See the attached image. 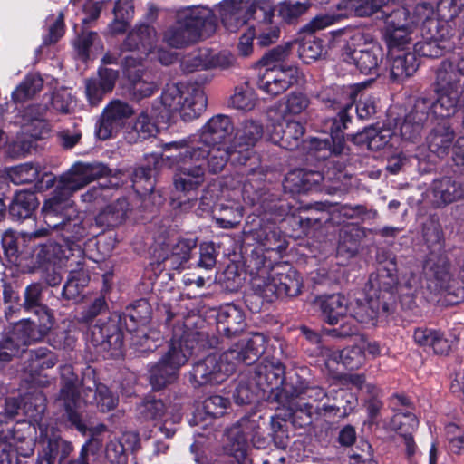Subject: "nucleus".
<instances>
[{"instance_id":"obj_1","label":"nucleus","mask_w":464,"mask_h":464,"mask_svg":"<svg viewBox=\"0 0 464 464\" xmlns=\"http://www.w3.org/2000/svg\"><path fill=\"white\" fill-rule=\"evenodd\" d=\"M266 338L254 334L241 338L220 356L211 354L197 362L189 372L194 387L217 385L225 382L240 363L252 364L263 353Z\"/></svg>"},{"instance_id":"obj_2","label":"nucleus","mask_w":464,"mask_h":464,"mask_svg":"<svg viewBox=\"0 0 464 464\" xmlns=\"http://www.w3.org/2000/svg\"><path fill=\"white\" fill-rule=\"evenodd\" d=\"M44 227L27 233L29 239L46 237L51 230L61 232V236L69 246L84 238L92 225L85 213L77 209L71 198L52 196L47 198L42 208Z\"/></svg>"},{"instance_id":"obj_3","label":"nucleus","mask_w":464,"mask_h":464,"mask_svg":"<svg viewBox=\"0 0 464 464\" xmlns=\"http://www.w3.org/2000/svg\"><path fill=\"white\" fill-rule=\"evenodd\" d=\"M382 13L385 19L383 38L390 46L411 44L420 23L421 32L425 29L438 33L439 23L433 19L435 8L430 3L398 8L389 14L382 10Z\"/></svg>"},{"instance_id":"obj_4","label":"nucleus","mask_w":464,"mask_h":464,"mask_svg":"<svg viewBox=\"0 0 464 464\" xmlns=\"http://www.w3.org/2000/svg\"><path fill=\"white\" fill-rule=\"evenodd\" d=\"M208 103L204 91L197 86H188L182 82L168 83L160 99L152 105L155 117L162 121H169L179 112L185 121L198 118Z\"/></svg>"},{"instance_id":"obj_5","label":"nucleus","mask_w":464,"mask_h":464,"mask_svg":"<svg viewBox=\"0 0 464 464\" xmlns=\"http://www.w3.org/2000/svg\"><path fill=\"white\" fill-rule=\"evenodd\" d=\"M214 11L194 5L179 10L176 21L163 33V41L173 48H183L200 38L208 37L216 30Z\"/></svg>"},{"instance_id":"obj_6","label":"nucleus","mask_w":464,"mask_h":464,"mask_svg":"<svg viewBox=\"0 0 464 464\" xmlns=\"http://www.w3.org/2000/svg\"><path fill=\"white\" fill-rule=\"evenodd\" d=\"M359 85H349L341 88L343 101H334L331 106L334 110H339L338 120L333 119L330 121V138H311L307 141V150L309 157L317 160H324L332 154H341L344 150V140L343 130L347 128V123L350 121L348 110L352 108L353 103L356 100L358 92L360 91Z\"/></svg>"},{"instance_id":"obj_7","label":"nucleus","mask_w":464,"mask_h":464,"mask_svg":"<svg viewBox=\"0 0 464 464\" xmlns=\"http://www.w3.org/2000/svg\"><path fill=\"white\" fill-rule=\"evenodd\" d=\"M175 328L169 348L161 359L149 370L150 382L154 390H160L176 380L179 370L187 363L195 347V334Z\"/></svg>"},{"instance_id":"obj_8","label":"nucleus","mask_w":464,"mask_h":464,"mask_svg":"<svg viewBox=\"0 0 464 464\" xmlns=\"http://www.w3.org/2000/svg\"><path fill=\"white\" fill-rule=\"evenodd\" d=\"M269 265L264 261L258 268L257 277L253 285L258 294L271 302L276 297L296 296L301 292L300 276L288 264L278 263L267 269Z\"/></svg>"},{"instance_id":"obj_9","label":"nucleus","mask_w":464,"mask_h":464,"mask_svg":"<svg viewBox=\"0 0 464 464\" xmlns=\"http://www.w3.org/2000/svg\"><path fill=\"white\" fill-rule=\"evenodd\" d=\"M459 76L452 60L445 59L438 66L434 82L437 99L431 101V112L435 118L448 119L463 108Z\"/></svg>"},{"instance_id":"obj_10","label":"nucleus","mask_w":464,"mask_h":464,"mask_svg":"<svg viewBox=\"0 0 464 464\" xmlns=\"http://www.w3.org/2000/svg\"><path fill=\"white\" fill-rule=\"evenodd\" d=\"M288 48L289 44L277 46L263 57L265 68L258 77L257 87L268 95L283 93L302 76L296 66L280 63L286 57Z\"/></svg>"},{"instance_id":"obj_11","label":"nucleus","mask_w":464,"mask_h":464,"mask_svg":"<svg viewBox=\"0 0 464 464\" xmlns=\"http://www.w3.org/2000/svg\"><path fill=\"white\" fill-rule=\"evenodd\" d=\"M46 106L32 104L20 111L15 116L14 124L21 127V133L7 148L12 158L26 156L33 148L34 141L48 135L50 125L45 121Z\"/></svg>"},{"instance_id":"obj_12","label":"nucleus","mask_w":464,"mask_h":464,"mask_svg":"<svg viewBox=\"0 0 464 464\" xmlns=\"http://www.w3.org/2000/svg\"><path fill=\"white\" fill-rule=\"evenodd\" d=\"M199 150H203L204 153L200 155L199 151H196L190 147L189 143L186 141H171L167 149L169 158H176L178 160L190 159L195 162L203 163L204 168L208 167L209 172L218 173L220 172L226 166L228 159L231 160L233 164H238L237 161L234 160L235 157H238V153L232 147H228L226 144H215L198 145Z\"/></svg>"},{"instance_id":"obj_13","label":"nucleus","mask_w":464,"mask_h":464,"mask_svg":"<svg viewBox=\"0 0 464 464\" xmlns=\"http://www.w3.org/2000/svg\"><path fill=\"white\" fill-rule=\"evenodd\" d=\"M261 417L256 415L241 418L227 430V442L225 450L234 457L237 464H244L246 459L249 442L256 449L266 445V439L260 432Z\"/></svg>"},{"instance_id":"obj_14","label":"nucleus","mask_w":464,"mask_h":464,"mask_svg":"<svg viewBox=\"0 0 464 464\" xmlns=\"http://www.w3.org/2000/svg\"><path fill=\"white\" fill-rule=\"evenodd\" d=\"M72 247L55 242L41 244L34 250L32 271L41 273V276L51 285H58L62 281L60 270L70 257Z\"/></svg>"},{"instance_id":"obj_15","label":"nucleus","mask_w":464,"mask_h":464,"mask_svg":"<svg viewBox=\"0 0 464 464\" xmlns=\"http://www.w3.org/2000/svg\"><path fill=\"white\" fill-rule=\"evenodd\" d=\"M35 428L22 422L12 430L0 420V464H14L17 456L29 457L34 450Z\"/></svg>"},{"instance_id":"obj_16","label":"nucleus","mask_w":464,"mask_h":464,"mask_svg":"<svg viewBox=\"0 0 464 464\" xmlns=\"http://www.w3.org/2000/svg\"><path fill=\"white\" fill-rule=\"evenodd\" d=\"M110 169L100 162H76L60 176L53 196L70 198V195L82 189L92 180L108 175Z\"/></svg>"},{"instance_id":"obj_17","label":"nucleus","mask_w":464,"mask_h":464,"mask_svg":"<svg viewBox=\"0 0 464 464\" xmlns=\"http://www.w3.org/2000/svg\"><path fill=\"white\" fill-rule=\"evenodd\" d=\"M171 142L161 145L160 160L162 164L168 167L177 166L174 177V184L178 190L184 192H191L198 189L205 181V168L203 163L195 162V160L187 159L178 160L176 158H169V145Z\"/></svg>"},{"instance_id":"obj_18","label":"nucleus","mask_w":464,"mask_h":464,"mask_svg":"<svg viewBox=\"0 0 464 464\" xmlns=\"http://www.w3.org/2000/svg\"><path fill=\"white\" fill-rule=\"evenodd\" d=\"M61 377L63 381L61 389L59 401L62 402L66 411L68 420L77 430L82 433L86 432V426L82 423L80 410L82 407V401L79 394V381L73 373L71 365L61 367Z\"/></svg>"},{"instance_id":"obj_19","label":"nucleus","mask_w":464,"mask_h":464,"mask_svg":"<svg viewBox=\"0 0 464 464\" xmlns=\"http://www.w3.org/2000/svg\"><path fill=\"white\" fill-rule=\"evenodd\" d=\"M158 13L159 10L153 4H148L144 21L138 23L128 34L123 43L124 50L141 49L145 53L153 50L154 44L158 40V33L152 24L157 20Z\"/></svg>"},{"instance_id":"obj_20","label":"nucleus","mask_w":464,"mask_h":464,"mask_svg":"<svg viewBox=\"0 0 464 464\" xmlns=\"http://www.w3.org/2000/svg\"><path fill=\"white\" fill-rule=\"evenodd\" d=\"M233 131V125L229 117L222 114L213 116L201 129L199 133L188 136L179 141H186L196 151L202 155L203 150H199L198 145H215L224 144L225 139Z\"/></svg>"},{"instance_id":"obj_21","label":"nucleus","mask_w":464,"mask_h":464,"mask_svg":"<svg viewBox=\"0 0 464 464\" xmlns=\"http://www.w3.org/2000/svg\"><path fill=\"white\" fill-rule=\"evenodd\" d=\"M441 243L437 242L424 265V272L428 280V287L436 292H448L450 295L452 276L448 257L443 253L436 254L435 250L440 251Z\"/></svg>"},{"instance_id":"obj_22","label":"nucleus","mask_w":464,"mask_h":464,"mask_svg":"<svg viewBox=\"0 0 464 464\" xmlns=\"http://www.w3.org/2000/svg\"><path fill=\"white\" fill-rule=\"evenodd\" d=\"M396 264L391 260L378 268L376 273L371 274L366 285V292L381 302H387L393 298L394 291L401 289L398 285L396 276Z\"/></svg>"},{"instance_id":"obj_23","label":"nucleus","mask_w":464,"mask_h":464,"mask_svg":"<svg viewBox=\"0 0 464 464\" xmlns=\"http://www.w3.org/2000/svg\"><path fill=\"white\" fill-rule=\"evenodd\" d=\"M36 317L37 321L24 319L14 326L11 335L22 348L42 340L53 326V315L44 309L42 308L40 316Z\"/></svg>"},{"instance_id":"obj_24","label":"nucleus","mask_w":464,"mask_h":464,"mask_svg":"<svg viewBox=\"0 0 464 464\" xmlns=\"http://www.w3.org/2000/svg\"><path fill=\"white\" fill-rule=\"evenodd\" d=\"M133 114V109L121 101L111 102L103 111L96 126V135L101 140H107L117 133Z\"/></svg>"},{"instance_id":"obj_25","label":"nucleus","mask_w":464,"mask_h":464,"mask_svg":"<svg viewBox=\"0 0 464 464\" xmlns=\"http://www.w3.org/2000/svg\"><path fill=\"white\" fill-rule=\"evenodd\" d=\"M343 57L346 63L354 64L362 73L378 75L383 51L379 44L370 43L361 49L347 47Z\"/></svg>"},{"instance_id":"obj_26","label":"nucleus","mask_w":464,"mask_h":464,"mask_svg":"<svg viewBox=\"0 0 464 464\" xmlns=\"http://www.w3.org/2000/svg\"><path fill=\"white\" fill-rule=\"evenodd\" d=\"M263 126L258 121L253 120L244 121L237 129L233 140V148L238 153V157H235L234 160L240 165H245L247 160H251L252 149L263 136Z\"/></svg>"},{"instance_id":"obj_27","label":"nucleus","mask_w":464,"mask_h":464,"mask_svg":"<svg viewBox=\"0 0 464 464\" xmlns=\"http://www.w3.org/2000/svg\"><path fill=\"white\" fill-rule=\"evenodd\" d=\"M90 338L93 345L101 347L102 351L112 349L111 353L112 357L122 355L123 337L114 322L101 323L99 321L91 328Z\"/></svg>"},{"instance_id":"obj_28","label":"nucleus","mask_w":464,"mask_h":464,"mask_svg":"<svg viewBox=\"0 0 464 464\" xmlns=\"http://www.w3.org/2000/svg\"><path fill=\"white\" fill-rule=\"evenodd\" d=\"M392 310V306L390 303L381 302L379 297L374 298L367 293L365 302L355 300L354 303H350L349 315L360 324L375 325L379 316L389 314Z\"/></svg>"},{"instance_id":"obj_29","label":"nucleus","mask_w":464,"mask_h":464,"mask_svg":"<svg viewBox=\"0 0 464 464\" xmlns=\"http://www.w3.org/2000/svg\"><path fill=\"white\" fill-rule=\"evenodd\" d=\"M251 0H223L217 5L223 26L229 32H237L249 20Z\"/></svg>"},{"instance_id":"obj_30","label":"nucleus","mask_w":464,"mask_h":464,"mask_svg":"<svg viewBox=\"0 0 464 464\" xmlns=\"http://www.w3.org/2000/svg\"><path fill=\"white\" fill-rule=\"evenodd\" d=\"M431 112V100L419 98L416 100L413 108L405 116L401 125V138L405 140H415L420 134L423 123Z\"/></svg>"},{"instance_id":"obj_31","label":"nucleus","mask_w":464,"mask_h":464,"mask_svg":"<svg viewBox=\"0 0 464 464\" xmlns=\"http://www.w3.org/2000/svg\"><path fill=\"white\" fill-rule=\"evenodd\" d=\"M386 44L391 60V78L394 82H402L413 75L418 69V63L415 53L405 51L409 44L398 46Z\"/></svg>"},{"instance_id":"obj_32","label":"nucleus","mask_w":464,"mask_h":464,"mask_svg":"<svg viewBox=\"0 0 464 464\" xmlns=\"http://www.w3.org/2000/svg\"><path fill=\"white\" fill-rule=\"evenodd\" d=\"M195 246L196 241L193 239H179L170 248L169 245H164L160 249L156 246L153 256L158 263H166L171 269H180L188 261L190 252Z\"/></svg>"},{"instance_id":"obj_33","label":"nucleus","mask_w":464,"mask_h":464,"mask_svg":"<svg viewBox=\"0 0 464 464\" xmlns=\"http://www.w3.org/2000/svg\"><path fill=\"white\" fill-rule=\"evenodd\" d=\"M269 132L272 142L292 150L299 147L304 128L298 121L284 120L274 123Z\"/></svg>"},{"instance_id":"obj_34","label":"nucleus","mask_w":464,"mask_h":464,"mask_svg":"<svg viewBox=\"0 0 464 464\" xmlns=\"http://www.w3.org/2000/svg\"><path fill=\"white\" fill-rule=\"evenodd\" d=\"M444 27L436 30H423L422 39L414 44V53L420 56L437 58L451 48L450 40L445 37Z\"/></svg>"},{"instance_id":"obj_35","label":"nucleus","mask_w":464,"mask_h":464,"mask_svg":"<svg viewBox=\"0 0 464 464\" xmlns=\"http://www.w3.org/2000/svg\"><path fill=\"white\" fill-rule=\"evenodd\" d=\"M355 143H365L372 150H380L387 147L395 148L399 145L400 137L388 127H368L353 136Z\"/></svg>"},{"instance_id":"obj_36","label":"nucleus","mask_w":464,"mask_h":464,"mask_svg":"<svg viewBox=\"0 0 464 464\" xmlns=\"http://www.w3.org/2000/svg\"><path fill=\"white\" fill-rule=\"evenodd\" d=\"M325 179L319 171L299 169L287 173L284 179L283 187L285 191L293 194L305 193L317 188Z\"/></svg>"},{"instance_id":"obj_37","label":"nucleus","mask_w":464,"mask_h":464,"mask_svg":"<svg viewBox=\"0 0 464 464\" xmlns=\"http://www.w3.org/2000/svg\"><path fill=\"white\" fill-rule=\"evenodd\" d=\"M350 303L341 294L318 296L314 302L320 308L324 321L331 325L337 324L341 318L349 314Z\"/></svg>"},{"instance_id":"obj_38","label":"nucleus","mask_w":464,"mask_h":464,"mask_svg":"<svg viewBox=\"0 0 464 464\" xmlns=\"http://www.w3.org/2000/svg\"><path fill=\"white\" fill-rule=\"evenodd\" d=\"M139 416L146 420H163L165 423H179L181 420L182 413L178 405L169 406L166 409L161 400L147 399L138 406Z\"/></svg>"},{"instance_id":"obj_39","label":"nucleus","mask_w":464,"mask_h":464,"mask_svg":"<svg viewBox=\"0 0 464 464\" xmlns=\"http://www.w3.org/2000/svg\"><path fill=\"white\" fill-rule=\"evenodd\" d=\"M431 193L437 207L446 206L464 197V184L450 177H443L433 181Z\"/></svg>"},{"instance_id":"obj_40","label":"nucleus","mask_w":464,"mask_h":464,"mask_svg":"<svg viewBox=\"0 0 464 464\" xmlns=\"http://www.w3.org/2000/svg\"><path fill=\"white\" fill-rule=\"evenodd\" d=\"M162 121L155 117L151 109V116L148 111H141L136 118L135 121L129 125L125 130V139L130 143H136L154 136L157 133V122Z\"/></svg>"},{"instance_id":"obj_41","label":"nucleus","mask_w":464,"mask_h":464,"mask_svg":"<svg viewBox=\"0 0 464 464\" xmlns=\"http://www.w3.org/2000/svg\"><path fill=\"white\" fill-rule=\"evenodd\" d=\"M58 362L54 353L46 347L30 350L26 353V361L24 370L28 372L33 382L44 370L53 368Z\"/></svg>"},{"instance_id":"obj_42","label":"nucleus","mask_w":464,"mask_h":464,"mask_svg":"<svg viewBox=\"0 0 464 464\" xmlns=\"http://www.w3.org/2000/svg\"><path fill=\"white\" fill-rule=\"evenodd\" d=\"M445 120V119H442ZM454 140V132L449 122H439L429 135L428 146L431 154L439 158L444 157L451 148Z\"/></svg>"},{"instance_id":"obj_43","label":"nucleus","mask_w":464,"mask_h":464,"mask_svg":"<svg viewBox=\"0 0 464 464\" xmlns=\"http://www.w3.org/2000/svg\"><path fill=\"white\" fill-rule=\"evenodd\" d=\"M413 339L419 346L431 349L437 354H445L450 348V342L436 329L418 327L414 331Z\"/></svg>"},{"instance_id":"obj_44","label":"nucleus","mask_w":464,"mask_h":464,"mask_svg":"<svg viewBox=\"0 0 464 464\" xmlns=\"http://www.w3.org/2000/svg\"><path fill=\"white\" fill-rule=\"evenodd\" d=\"M126 74L131 82L132 95L138 100L152 95L158 89L154 77L148 72L127 68Z\"/></svg>"},{"instance_id":"obj_45","label":"nucleus","mask_w":464,"mask_h":464,"mask_svg":"<svg viewBox=\"0 0 464 464\" xmlns=\"http://www.w3.org/2000/svg\"><path fill=\"white\" fill-rule=\"evenodd\" d=\"M38 205L39 201L34 192L21 190L14 195L9 206V214L14 220H24L32 216Z\"/></svg>"},{"instance_id":"obj_46","label":"nucleus","mask_w":464,"mask_h":464,"mask_svg":"<svg viewBox=\"0 0 464 464\" xmlns=\"http://www.w3.org/2000/svg\"><path fill=\"white\" fill-rule=\"evenodd\" d=\"M218 324L227 336L237 334L246 325L243 312L233 304L226 305L218 312Z\"/></svg>"},{"instance_id":"obj_47","label":"nucleus","mask_w":464,"mask_h":464,"mask_svg":"<svg viewBox=\"0 0 464 464\" xmlns=\"http://www.w3.org/2000/svg\"><path fill=\"white\" fill-rule=\"evenodd\" d=\"M246 173V179L242 185V198L248 205H255L261 199V189L265 180V173L261 168L251 167Z\"/></svg>"},{"instance_id":"obj_48","label":"nucleus","mask_w":464,"mask_h":464,"mask_svg":"<svg viewBox=\"0 0 464 464\" xmlns=\"http://www.w3.org/2000/svg\"><path fill=\"white\" fill-rule=\"evenodd\" d=\"M129 203L126 198H119L106 206L96 217L99 226L116 227L121 225L127 218Z\"/></svg>"},{"instance_id":"obj_49","label":"nucleus","mask_w":464,"mask_h":464,"mask_svg":"<svg viewBox=\"0 0 464 464\" xmlns=\"http://www.w3.org/2000/svg\"><path fill=\"white\" fill-rule=\"evenodd\" d=\"M73 44L78 55L83 61L92 55L98 54L102 50V44L95 32H82Z\"/></svg>"},{"instance_id":"obj_50","label":"nucleus","mask_w":464,"mask_h":464,"mask_svg":"<svg viewBox=\"0 0 464 464\" xmlns=\"http://www.w3.org/2000/svg\"><path fill=\"white\" fill-rule=\"evenodd\" d=\"M161 334L154 329L146 331L138 328L132 334L131 343L140 353H148L156 350L162 343Z\"/></svg>"},{"instance_id":"obj_51","label":"nucleus","mask_w":464,"mask_h":464,"mask_svg":"<svg viewBox=\"0 0 464 464\" xmlns=\"http://www.w3.org/2000/svg\"><path fill=\"white\" fill-rule=\"evenodd\" d=\"M94 387L95 391L92 388L88 389V393H86L84 399L82 400V405L91 402L90 397H92L101 411H108L112 410L116 406L118 399L109 391L107 386L102 383H95Z\"/></svg>"},{"instance_id":"obj_52","label":"nucleus","mask_w":464,"mask_h":464,"mask_svg":"<svg viewBox=\"0 0 464 464\" xmlns=\"http://www.w3.org/2000/svg\"><path fill=\"white\" fill-rule=\"evenodd\" d=\"M73 451V446L71 442L53 436L48 439L46 446L44 448V453L53 462L57 459L58 464H67V458Z\"/></svg>"},{"instance_id":"obj_53","label":"nucleus","mask_w":464,"mask_h":464,"mask_svg":"<svg viewBox=\"0 0 464 464\" xmlns=\"http://www.w3.org/2000/svg\"><path fill=\"white\" fill-rule=\"evenodd\" d=\"M43 87V80L38 74H29L12 92L14 102H24L36 94Z\"/></svg>"},{"instance_id":"obj_54","label":"nucleus","mask_w":464,"mask_h":464,"mask_svg":"<svg viewBox=\"0 0 464 464\" xmlns=\"http://www.w3.org/2000/svg\"><path fill=\"white\" fill-rule=\"evenodd\" d=\"M237 67V56L227 49H208V70L229 71Z\"/></svg>"},{"instance_id":"obj_55","label":"nucleus","mask_w":464,"mask_h":464,"mask_svg":"<svg viewBox=\"0 0 464 464\" xmlns=\"http://www.w3.org/2000/svg\"><path fill=\"white\" fill-rule=\"evenodd\" d=\"M181 69L185 72L208 70V49L199 48L185 54L181 60Z\"/></svg>"},{"instance_id":"obj_56","label":"nucleus","mask_w":464,"mask_h":464,"mask_svg":"<svg viewBox=\"0 0 464 464\" xmlns=\"http://www.w3.org/2000/svg\"><path fill=\"white\" fill-rule=\"evenodd\" d=\"M256 102V94L248 85L236 87L234 94L230 98L231 105L240 111H251L255 108Z\"/></svg>"},{"instance_id":"obj_57","label":"nucleus","mask_w":464,"mask_h":464,"mask_svg":"<svg viewBox=\"0 0 464 464\" xmlns=\"http://www.w3.org/2000/svg\"><path fill=\"white\" fill-rule=\"evenodd\" d=\"M40 166L32 162L20 164L8 170V176L14 184L30 183L38 178Z\"/></svg>"},{"instance_id":"obj_58","label":"nucleus","mask_w":464,"mask_h":464,"mask_svg":"<svg viewBox=\"0 0 464 464\" xmlns=\"http://www.w3.org/2000/svg\"><path fill=\"white\" fill-rule=\"evenodd\" d=\"M257 373L263 376L267 385L274 389L282 384L285 375V367L279 361L266 362L258 367Z\"/></svg>"},{"instance_id":"obj_59","label":"nucleus","mask_w":464,"mask_h":464,"mask_svg":"<svg viewBox=\"0 0 464 464\" xmlns=\"http://www.w3.org/2000/svg\"><path fill=\"white\" fill-rule=\"evenodd\" d=\"M332 357L338 363H342L349 370L358 369L364 362V354L358 346L334 352Z\"/></svg>"},{"instance_id":"obj_60","label":"nucleus","mask_w":464,"mask_h":464,"mask_svg":"<svg viewBox=\"0 0 464 464\" xmlns=\"http://www.w3.org/2000/svg\"><path fill=\"white\" fill-rule=\"evenodd\" d=\"M419 425V420L414 413L410 411H398L390 422V428L399 436L403 433H413Z\"/></svg>"},{"instance_id":"obj_61","label":"nucleus","mask_w":464,"mask_h":464,"mask_svg":"<svg viewBox=\"0 0 464 464\" xmlns=\"http://www.w3.org/2000/svg\"><path fill=\"white\" fill-rule=\"evenodd\" d=\"M322 53L323 42L314 36H309L302 40L298 44V55L305 63L317 60Z\"/></svg>"},{"instance_id":"obj_62","label":"nucleus","mask_w":464,"mask_h":464,"mask_svg":"<svg viewBox=\"0 0 464 464\" xmlns=\"http://www.w3.org/2000/svg\"><path fill=\"white\" fill-rule=\"evenodd\" d=\"M310 6V0H285L279 5V15L287 23L304 14Z\"/></svg>"},{"instance_id":"obj_63","label":"nucleus","mask_w":464,"mask_h":464,"mask_svg":"<svg viewBox=\"0 0 464 464\" xmlns=\"http://www.w3.org/2000/svg\"><path fill=\"white\" fill-rule=\"evenodd\" d=\"M256 239L267 252L276 251L279 254L285 249V246L280 243L281 235L275 227L260 228L256 234Z\"/></svg>"},{"instance_id":"obj_64","label":"nucleus","mask_w":464,"mask_h":464,"mask_svg":"<svg viewBox=\"0 0 464 464\" xmlns=\"http://www.w3.org/2000/svg\"><path fill=\"white\" fill-rule=\"evenodd\" d=\"M42 291L43 287L39 283L29 285L24 291V307L25 310L34 313L35 316H40L42 308L50 313L49 309L41 304Z\"/></svg>"}]
</instances>
